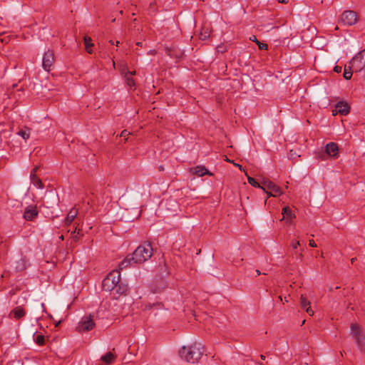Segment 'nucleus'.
Returning <instances> with one entry per match:
<instances>
[{
  "instance_id": "f257e3e1",
  "label": "nucleus",
  "mask_w": 365,
  "mask_h": 365,
  "mask_svg": "<svg viewBox=\"0 0 365 365\" xmlns=\"http://www.w3.org/2000/svg\"><path fill=\"white\" fill-rule=\"evenodd\" d=\"M203 354L204 346L197 342L188 346H183L178 351L181 359L192 364L198 362Z\"/></svg>"
},
{
  "instance_id": "f03ea898",
  "label": "nucleus",
  "mask_w": 365,
  "mask_h": 365,
  "mask_svg": "<svg viewBox=\"0 0 365 365\" xmlns=\"http://www.w3.org/2000/svg\"><path fill=\"white\" fill-rule=\"evenodd\" d=\"M153 254L150 242L139 245L131 255V259L135 264H141L148 260Z\"/></svg>"
},
{
  "instance_id": "7ed1b4c3",
  "label": "nucleus",
  "mask_w": 365,
  "mask_h": 365,
  "mask_svg": "<svg viewBox=\"0 0 365 365\" xmlns=\"http://www.w3.org/2000/svg\"><path fill=\"white\" fill-rule=\"evenodd\" d=\"M260 182L262 184L261 189L266 192L269 197H277L282 194L281 188L269 179L262 177L260 178Z\"/></svg>"
},
{
  "instance_id": "20e7f679",
  "label": "nucleus",
  "mask_w": 365,
  "mask_h": 365,
  "mask_svg": "<svg viewBox=\"0 0 365 365\" xmlns=\"http://www.w3.org/2000/svg\"><path fill=\"white\" fill-rule=\"evenodd\" d=\"M351 335L354 339L355 343L358 348L361 351H365V335L362 329L356 324H351Z\"/></svg>"
},
{
  "instance_id": "39448f33",
  "label": "nucleus",
  "mask_w": 365,
  "mask_h": 365,
  "mask_svg": "<svg viewBox=\"0 0 365 365\" xmlns=\"http://www.w3.org/2000/svg\"><path fill=\"white\" fill-rule=\"evenodd\" d=\"M350 64L355 72L361 71L365 67V48L351 60Z\"/></svg>"
},
{
  "instance_id": "423d86ee",
  "label": "nucleus",
  "mask_w": 365,
  "mask_h": 365,
  "mask_svg": "<svg viewBox=\"0 0 365 365\" xmlns=\"http://www.w3.org/2000/svg\"><path fill=\"white\" fill-rule=\"evenodd\" d=\"M357 14L351 10L344 11L340 17V21L346 26H352L357 22Z\"/></svg>"
},
{
  "instance_id": "0eeeda50",
  "label": "nucleus",
  "mask_w": 365,
  "mask_h": 365,
  "mask_svg": "<svg viewBox=\"0 0 365 365\" xmlns=\"http://www.w3.org/2000/svg\"><path fill=\"white\" fill-rule=\"evenodd\" d=\"M95 327V323L91 315L83 317L81 322L78 324V331H88L93 329Z\"/></svg>"
},
{
  "instance_id": "6e6552de",
  "label": "nucleus",
  "mask_w": 365,
  "mask_h": 365,
  "mask_svg": "<svg viewBox=\"0 0 365 365\" xmlns=\"http://www.w3.org/2000/svg\"><path fill=\"white\" fill-rule=\"evenodd\" d=\"M350 112V106L345 101H339L332 110L333 115L340 114L341 115H346Z\"/></svg>"
},
{
  "instance_id": "1a4fd4ad",
  "label": "nucleus",
  "mask_w": 365,
  "mask_h": 365,
  "mask_svg": "<svg viewBox=\"0 0 365 365\" xmlns=\"http://www.w3.org/2000/svg\"><path fill=\"white\" fill-rule=\"evenodd\" d=\"M54 62V54L53 52L51 50H48L43 54L42 59V66L43 68L49 71L53 66Z\"/></svg>"
},
{
  "instance_id": "9d476101",
  "label": "nucleus",
  "mask_w": 365,
  "mask_h": 365,
  "mask_svg": "<svg viewBox=\"0 0 365 365\" xmlns=\"http://www.w3.org/2000/svg\"><path fill=\"white\" fill-rule=\"evenodd\" d=\"M38 212L36 205H29L25 208L23 217L27 221H33L37 216Z\"/></svg>"
},
{
  "instance_id": "9b49d317",
  "label": "nucleus",
  "mask_w": 365,
  "mask_h": 365,
  "mask_svg": "<svg viewBox=\"0 0 365 365\" xmlns=\"http://www.w3.org/2000/svg\"><path fill=\"white\" fill-rule=\"evenodd\" d=\"M128 292V287L123 282L118 283L113 291V296L115 299L119 298L120 296H125Z\"/></svg>"
},
{
  "instance_id": "f8f14e48",
  "label": "nucleus",
  "mask_w": 365,
  "mask_h": 365,
  "mask_svg": "<svg viewBox=\"0 0 365 365\" xmlns=\"http://www.w3.org/2000/svg\"><path fill=\"white\" fill-rule=\"evenodd\" d=\"M190 170L198 177H202L204 175H212V173H210L204 165H197L193 168H191Z\"/></svg>"
},
{
  "instance_id": "ddd939ff",
  "label": "nucleus",
  "mask_w": 365,
  "mask_h": 365,
  "mask_svg": "<svg viewBox=\"0 0 365 365\" xmlns=\"http://www.w3.org/2000/svg\"><path fill=\"white\" fill-rule=\"evenodd\" d=\"M338 150L339 147L337 144L333 142L327 143L325 147V153L331 157H336Z\"/></svg>"
},
{
  "instance_id": "4468645a",
  "label": "nucleus",
  "mask_w": 365,
  "mask_h": 365,
  "mask_svg": "<svg viewBox=\"0 0 365 365\" xmlns=\"http://www.w3.org/2000/svg\"><path fill=\"white\" fill-rule=\"evenodd\" d=\"M107 277L108 278H110V282H112L115 287L118 284V283H120V273L119 270H113L110 272Z\"/></svg>"
},
{
  "instance_id": "2eb2a0df",
  "label": "nucleus",
  "mask_w": 365,
  "mask_h": 365,
  "mask_svg": "<svg viewBox=\"0 0 365 365\" xmlns=\"http://www.w3.org/2000/svg\"><path fill=\"white\" fill-rule=\"evenodd\" d=\"M102 287L104 291L113 292L115 289V285L110 282V278L106 277L102 282Z\"/></svg>"
},
{
  "instance_id": "dca6fc26",
  "label": "nucleus",
  "mask_w": 365,
  "mask_h": 365,
  "mask_svg": "<svg viewBox=\"0 0 365 365\" xmlns=\"http://www.w3.org/2000/svg\"><path fill=\"white\" fill-rule=\"evenodd\" d=\"M133 263V260L131 259V255H128L126 256V257L123 259L118 265V270H123L125 268H127L128 266L131 265Z\"/></svg>"
},
{
  "instance_id": "f3484780",
  "label": "nucleus",
  "mask_w": 365,
  "mask_h": 365,
  "mask_svg": "<svg viewBox=\"0 0 365 365\" xmlns=\"http://www.w3.org/2000/svg\"><path fill=\"white\" fill-rule=\"evenodd\" d=\"M77 214L78 210L75 207L72 208L67 215V217L65 220V224L66 225H69L74 220L77 216Z\"/></svg>"
},
{
  "instance_id": "a211bd4d",
  "label": "nucleus",
  "mask_w": 365,
  "mask_h": 365,
  "mask_svg": "<svg viewBox=\"0 0 365 365\" xmlns=\"http://www.w3.org/2000/svg\"><path fill=\"white\" fill-rule=\"evenodd\" d=\"M27 267V260L25 258H21L15 262V269L16 272H21Z\"/></svg>"
},
{
  "instance_id": "6ab92c4d",
  "label": "nucleus",
  "mask_w": 365,
  "mask_h": 365,
  "mask_svg": "<svg viewBox=\"0 0 365 365\" xmlns=\"http://www.w3.org/2000/svg\"><path fill=\"white\" fill-rule=\"evenodd\" d=\"M11 314H14L16 319H19L25 316L26 312L21 307H16L11 311Z\"/></svg>"
},
{
  "instance_id": "aec40b11",
  "label": "nucleus",
  "mask_w": 365,
  "mask_h": 365,
  "mask_svg": "<svg viewBox=\"0 0 365 365\" xmlns=\"http://www.w3.org/2000/svg\"><path fill=\"white\" fill-rule=\"evenodd\" d=\"M71 236L73 241L78 242L81 237L83 236V233L80 228L76 227L74 230L71 232Z\"/></svg>"
},
{
  "instance_id": "412c9836",
  "label": "nucleus",
  "mask_w": 365,
  "mask_h": 365,
  "mask_svg": "<svg viewBox=\"0 0 365 365\" xmlns=\"http://www.w3.org/2000/svg\"><path fill=\"white\" fill-rule=\"evenodd\" d=\"M115 356L111 352H108L105 355L102 356L101 360L106 364H110L113 362Z\"/></svg>"
},
{
  "instance_id": "4be33fe9",
  "label": "nucleus",
  "mask_w": 365,
  "mask_h": 365,
  "mask_svg": "<svg viewBox=\"0 0 365 365\" xmlns=\"http://www.w3.org/2000/svg\"><path fill=\"white\" fill-rule=\"evenodd\" d=\"M32 184L38 189H43L44 187L43 183L38 176L30 177Z\"/></svg>"
},
{
  "instance_id": "5701e85b",
  "label": "nucleus",
  "mask_w": 365,
  "mask_h": 365,
  "mask_svg": "<svg viewBox=\"0 0 365 365\" xmlns=\"http://www.w3.org/2000/svg\"><path fill=\"white\" fill-rule=\"evenodd\" d=\"M282 214L283 215L284 217H287V218H289V219H293V218L296 217L295 215L292 213L291 208L288 206H286L282 209Z\"/></svg>"
},
{
  "instance_id": "b1692460",
  "label": "nucleus",
  "mask_w": 365,
  "mask_h": 365,
  "mask_svg": "<svg viewBox=\"0 0 365 365\" xmlns=\"http://www.w3.org/2000/svg\"><path fill=\"white\" fill-rule=\"evenodd\" d=\"M83 40H84L86 50L87 51L88 53H92L93 51L91 48L93 46V44L91 42V37L86 36H84Z\"/></svg>"
},
{
  "instance_id": "393cba45",
  "label": "nucleus",
  "mask_w": 365,
  "mask_h": 365,
  "mask_svg": "<svg viewBox=\"0 0 365 365\" xmlns=\"http://www.w3.org/2000/svg\"><path fill=\"white\" fill-rule=\"evenodd\" d=\"M352 66H349L348 68L345 66L343 76L346 80H350L351 78L353 71H354V70L352 71Z\"/></svg>"
},
{
  "instance_id": "a878e982",
  "label": "nucleus",
  "mask_w": 365,
  "mask_h": 365,
  "mask_svg": "<svg viewBox=\"0 0 365 365\" xmlns=\"http://www.w3.org/2000/svg\"><path fill=\"white\" fill-rule=\"evenodd\" d=\"M300 304H301V307L303 309H306L308 307H310V302L307 299V297L304 294L301 295Z\"/></svg>"
},
{
  "instance_id": "bb28decb",
  "label": "nucleus",
  "mask_w": 365,
  "mask_h": 365,
  "mask_svg": "<svg viewBox=\"0 0 365 365\" xmlns=\"http://www.w3.org/2000/svg\"><path fill=\"white\" fill-rule=\"evenodd\" d=\"M291 247L292 249L296 250L298 247H300V250L302 252H304L306 245H301L299 241H297L296 240H292L291 242Z\"/></svg>"
},
{
  "instance_id": "cd10ccee",
  "label": "nucleus",
  "mask_w": 365,
  "mask_h": 365,
  "mask_svg": "<svg viewBox=\"0 0 365 365\" xmlns=\"http://www.w3.org/2000/svg\"><path fill=\"white\" fill-rule=\"evenodd\" d=\"M247 180H248V182L252 185L253 187H258V188H261V186H262V184L259 182L257 181L255 178H252V177H248L247 178Z\"/></svg>"
},
{
  "instance_id": "c85d7f7f",
  "label": "nucleus",
  "mask_w": 365,
  "mask_h": 365,
  "mask_svg": "<svg viewBox=\"0 0 365 365\" xmlns=\"http://www.w3.org/2000/svg\"><path fill=\"white\" fill-rule=\"evenodd\" d=\"M34 341L38 345L42 346L45 343V337L42 334H38L34 338Z\"/></svg>"
},
{
  "instance_id": "c756f323",
  "label": "nucleus",
  "mask_w": 365,
  "mask_h": 365,
  "mask_svg": "<svg viewBox=\"0 0 365 365\" xmlns=\"http://www.w3.org/2000/svg\"><path fill=\"white\" fill-rule=\"evenodd\" d=\"M18 134L21 135L24 139L26 140L30 136V130L29 128L21 130L19 131Z\"/></svg>"
},
{
  "instance_id": "7c9ffc66",
  "label": "nucleus",
  "mask_w": 365,
  "mask_h": 365,
  "mask_svg": "<svg viewBox=\"0 0 365 365\" xmlns=\"http://www.w3.org/2000/svg\"><path fill=\"white\" fill-rule=\"evenodd\" d=\"M125 81L128 87L130 88L135 86V81L131 76H128V74L125 75Z\"/></svg>"
},
{
  "instance_id": "2f4dec72",
  "label": "nucleus",
  "mask_w": 365,
  "mask_h": 365,
  "mask_svg": "<svg viewBox=\"0 0 365 365\" xmlns=\"http://www.w3.org/2000/svg\"><path fill=\"white\" fill-rule=\"evenodd\" d=\"M257 44L258 46L259 49L260 50H267L268 48V45L267 43L260 41H257Z\"/></svg>"
},
{
  "instance_id": "473e14b6",
  "label": "nucleus",
  "mask_w": 365,
  "mask_h": 365,
  "mask_svg": "<svg viewBox=\"0 0 365 365\" xmlns=\"http://www.w3.org/2000/svg\"><path fill=\"white\" fill-rule=\"evenodd\" d=\"M209 36H210V34L207 31L200 33V38L202 39V40H205Z\"/></svg>"
},
{
  "instance_id": "72a5a7b5",
  "label": "nucleus",
  "mask_w": 365,
  "mask_h": 365,
  "mask_svg": "<svg viewBox=\"0 0 365 365\" xmlns=\"http://www.w3.org/2000/svg\"><path fill=\"white\" fill-rule=\"evenodd\" d=\"M130 135V133L127 130H123L120 133V137L126 138Z\"/></svg>"
},
{
  "instance_id": "f704fd0d",
  "label": "nucleus",
  "mask_w": 365,
  "mask_h": 365,
  "mask_svg": "<svg viewBox=\"0 0 365 365\" xmlns=\"http://www.w3.org/2000/svg\"><path fill=\"white\" fill-rule=\"evenodd\" d=\"M38 169V167H37V166H36L34 168H33L32 170L31 171L30 177L37 176L36 173Z\"/></svg>"
},
{
  "instance_id": "c9c22d12",
  "label": "nucleus",
  "mask_w": 365,
  "mask_h": 365,
  "mask_svg": "<svg viewBox=\"0 0 365 365\" xmlns=\"http://www.w3.org/2000/svg\"><path fill=\"white\" fill-rule=\"evenodd\" d=\"M306 312L309 315V316H313L314 315V311L311 309L310 307H307L306 309H304Z\"/></svg>"
},
{
  "instance_id": "e433bc0d",
  "label": "nucleus",
  "mask_w": 365,
  "mask_h": 365,
  "mask_svg": "<svg viewBox=\"0 0 365 365\" xmlns=\"http://www.w3.org/2000/svg\"><path fill=\"white\" fill-rule=\"evenodd\" d=\"M341 70H342V67L341 66H335L334 67V71L339 73H341Z\"/></svg>"
},
{
  "instance_id": "4c0bfd02",
  "label": "nucleus",
  "mask_w": 365,
  "mask_h": 365,
  "mask_svg": "<svg viewBox=\"0 0 365 365\" xmlns=\"http://www.w3.org/2000/svg\"><path fill=\"white\" fill-rule=\"evenodd\" d=\"M309 245L310 247H317V245H316L315 242L313 240H309Z\"/></svg>"
},
{
  "instance_id": "58836bf2",
  "label": "nucleus",
  "mask_w": 365,
  "mask_h": 365,
  "mask_svg": "<svg viewBox=\"0 0 365 365\" xmlns=\"http://www.w3.org/2000/svg\"><path fill=\"white\" fill-rule=\"evenodd\" d=\"M125 74H128V76L132 77L133 75L135 74V71H128Z\"/></svg>"
},
{
  "instance_id": "ea45409f",
  "label": "nucleus",
  "mask_w": 365,
  "mask_h": 365,
  "mask_svg": "<svg viewBox=\"0 0 365 365\" xmlns=\"http://www.w3.org/2000/svg\"><path fill=\"white\" fill-rule=\"evenodd\" d=\"M250 39L256 43H257V41H259L255 36H252V37H250Z\"/></svg>"
},
{
  "instance_id": "a19ab883",
  "label": "nucleus",
  "mask_w": 365,
  "mask_h": 365,
  "mask_svg": "<svg viewBox=\"0 0 365 365\" xmlns=\"http://www.w3.org/2000/svg\"><path fill=\"white\" fill-rule=\"evenodd\" d=\"M217 48L218 51H220V52H223L224 51L223 49H222L223 46H217Z\"/></svg>"
},
{
  "instance_id": "79ce46f5",
  "label": "nucleus",
  "mask_w": 365,
  "mask_h": 365,
  "mask_svg": "<svg viewBox=\"0 0 365 365\" xmlns=\"http://www.w3.org/2000/svg\"><path fill=\"white\" fill-rule=\"evenodd\" d=\"M279 2L282 4H287L289 2V0H279Z\"/></svg>"
},
{
  "instance_id": "37998d69",
  "label": "nucleus",
  "mask_w": 365,
  "mask_h": 365,
  "mask_svg": "<svg viewBox=\"0 0 365 365\" xmlns=\"http://www.w3.org/2000/svg\"><path fill=\"white\" fill-rule=\"evenodd\" d=\"M136 45L138 46H143V42H138L136 43Z\"/></svg>"
},
{
  "instance_id": "c03bdc74",
  "label": "nucleus",
  "mask_w": 365,
  "mask_h": 365,
  "mask_svg": "<svg viewBox=\"0 0 365 365\" xmlns=\"http://www.w3.org/2000/svg\"><path fill=\"white\" fill-rule=\"evenodd\" d=\"M235 165L237 166V168H239L240 170H242V165H240L239 164H235Z\"/></svg>"
},
{
  "instance_id": "a18cd8bd",
  "label": "nucleus",
  "mask_w": 365,
  "mask_h": 365,
  "mask_svg": "<svg viewBox=\"0 0 365 365\" xmlns=\"http://www.w3.org/2000/svg\"><path fill=\"white\" fill-rule=\"evenodd\" d=\"M356 260V258H352V259H351V264H354V262H355Z\"/></svg>"
},
{
  "instance_id": "49530a36",
  "label": "nucleus",
  "mask_w": 365,
  "mask_h": 365,
  "mask_svg": "<svg viewBox=\"0 0 365 365\" xmlns=\"http://www.w3.org/2000/svg\"><path fill=\"white\" fill-rule=\"evenodd\" d=\"M260 358H261V359L264 360L265 359V356L263 355V354H261L260 355Z\"/></svg>"
},
{
  "instance_id": "de8ad7c7",
  "label": "nucleus",
  "mask_w": 365,
  "mask_h": 365,
  "mask_svg": "<svg viewBox=\"0 0 365 365\" xmlns=\"http://www.w3.org/2000/svg\"><path fill=\"white\" fill-rule=\"evenodd\" d=\"M182 52H180L179 55H176L177 58H180L182 56Z\"/></svg>"
},
{
  "instance_id": "09e8293b",
  "label": "nucleus",
  "mask_w": 365,
  "mask_h": 365,
  "mask_svg": "<svg viewBox=\"0 0 365 365\" xmlns=\"http://www.w3.org/2000/svg\"><path fill=\"white\" fill-rule=\"evenodd\" d=\"M255 272L257 273V275H259L261 274L258 269H256Z\"/></svg>"
},
{
  "instance_id": "8fccbe9b",
  "label": "nucleus",
  "mask_w": 365,
  "mask_h": 365,
  "mask_svg": "<svg viewBox=\"0 0 365 365\" xmlns=\"http://www.w3.org/2000/svg\"><path fill=\"white\" fill-rule=\"evenodd\" d=\"M159 170H164V168H163V167L162 165H160V166L159 167Z\"/></svg>"
},
{
  "instance_id": "3c124183",
  "label": "nucleus",
  "mask_w": 365,
  "mask_h": 365,
  "mask_svg": "<svg viewBox=\"0 0 365 365\" xmlns=\"http://www.w3.org/2000/svg\"><path fill=\"white\" fill-rule=\"evenodd\" d=\"M109 42L110 43V44H114V42L112 40H110Z\"/></svg>"
},
{
  "instance_id": "603ef678",
  "label": "nucleus",
  "mask_w": 365,
  "mask_h": 365,
  "mask_svg": "<svg viewBox=\"0 0 365 365\" xmlns=\"http://www.w3.org/2000/svg\"><path fill=\"white\" fill-rule=\"evenodd\" d=\"M119 43H120V42H119L118 41H116V43H115V45H116V46H118Z\"/></svg>"
},
{
  "instance_id": "864d4df0",
  "label": "nucleus",
  "mask_w": 365,
  "mask_h": 365,
  "mask_svg": "<svg viewBox=\"0 0 365 365\" xmlns=\"http://www.w3.org/2000/svg\"><path fill=\"white\" fill-rule=\"evenodd\" d=\"M257 365H264L262 362L257 364Z\"/></svg>"
},
{
  "instance_id": "5fc2aeb1",
  "label": "nucleus",
  "mask_w": 365,
  "mask_h": 365,
  "mask_svg": "<svg viewBox=\"0 0 365 365\" xmlns=\"http://www.w3.org/2000/svg\"><path fill=\"white\" fill-rule=\"evenodd\" d=\"M60 238H61V240H63V235H61V236L60 237Z\"/></svg>"
},
{
  "instance_id": "6e6d98bb",
  "label": "nucleus",
  "mask_w": 365,
  "mask_h": 365,
  "mask_svg": "<svg viewBox=\"0 0 365 365\" xmlns=\"http://www.w3.org/2000/svg\"><path fill=\"white\" fill-rule=\"evenodd\" d=\"M299 257H302V252L300 253Z\"/></svg>"
}]
</instances>
